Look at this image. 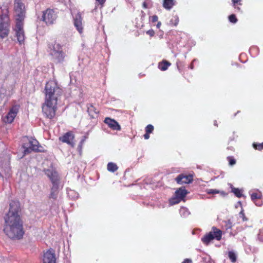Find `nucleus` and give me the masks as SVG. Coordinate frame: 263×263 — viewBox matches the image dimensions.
Here are the masks:
<instances>
[{"instance_id": "nucleus-1", "label": "nucleus", "mask_w": 263, "mask_h": 263, "mask_svg": "<svg viewBox=\"0 0 263 263\" xmlns=\"http://www.w3.org/2000/svg\"><path fill=\"white\" fill-rule=\"evenodd\" d=\"M4 231L5 234L12 239L22 238L24 231L23 221L18 214L17 205L15 203L10 204V209L5 217Z\"/></svg>"}, {"instance_id": "nucleus-2", "label": "nucleus", "mask_w": 263, "mask_h": 263, "mask_svg": "<svg viewBox=\"0 0 263 263\" xmlns=\"http://www.w3.org/2000/svg\"><path fill=\"white\" fill-rule=\"evenodd\" d=\"M45 91V99L42 111L47 118L52 119L55 115L58 98L61 96L62 90L54 81H50L46 83Z\"/></svg>"}, {"instance_id": "nucleus-3", "label": "nucleus", "mask_w": 263, "mask_h": 263, "mask_svg": "<svg viewBox=\"0 0 263 263\" xmlns=\"http://www.w3.org/2000/svg\"><path fill=\"white\" fill-rule=\"evenodd\" d=\"M44 172L52 183L49 198L56 199L59 194L60 177L58 173L52 167L44 170Z\"/></svg>"}, {"instance_id": "nucleus-4", "label": "nucleus", "mask_w": 263, "mask_h": 263, "mask_svg": "<svg viewBox=\"0 0 263 263\" xmlns=\"http://www.w3.org/2000/svg\"><path fill=\"white\" fill-rule=\"evenodd\" d=\"M48 52L51 60L55 63H61L66 56L60 44L54 42L48 46Z\"/></svg>"}, {"instance_id": "nucleus-5", "label": "nucleus", "mask_w": 263, "mask_h": 263, "mask_svg": "<svg viewBox=\"0 0 263 263\" xmlns=\"http://www.w3.org/2000/svg\"><path fill=\"white\" fill-rule=\"evenodd\" d=\"M23 147L24 155L30 153L31 151H40L39 148V142L32 138L25 137L23 138Z\"/></svg>"}, {"instance_id": "nucleus-6", "label": "nucleus", "mask_w": 263, "mask_h": 263, "mask_svg": "<svg viewBox=\"0 0 263 263\" xmlns=\"http://www.w3.org/2000/svg\"><path fill=\"white\" fill-rule=\"evenodd\" d=\"M10 19L6 14L0 15V37L4 39L9 34L10 31Z\"/></svg>"}, {"instance_id": "nucleus-7", "label": "nucleus", "mask_w": 263, "mask_h": 263, "mask_svg": "<svg viewBox=\"0 0 263 263\" xmlns=\"http://www.w3.org/2000/svg\"><path fill=\"white\" fill-rule=\"evenodd\" d=\"M58 17L55 10L48 8L43 11L42 20L47 25L53 24Z\"/></svg>"}, {"instance_id": "nucleus-8", "label": "nucleus", "mask_w": 263, "mask_h": 263, "mask_svg": "<svg viewBox=\"0 0 263 263\" xmlns=\"http://www.w3.org/2000/svg\"><path fill=\"white\" fill-rule=\"evenodd\" d=\"M23 21H16V24L14 31L17 41L20 44H23L25 39L24 30L23 29Z\"/></svg>"}, {"instance_id": "nucleus-9", "label": "nucleus", "mask_w": 263, "mask_h": 263, "mask_svg": "<svg viewBox=\"0 0 263 263\" xmlns=\"http://www.w3.org/2000/svg\"><path fill=\"white\" fill-rule=\"evenodd\" d=\"M16 21H23L25 17V6L22 0H14Z\"/></svg>"}, {"instance_id": "nucleus-10", "label": "nucleus", "mask_w": 263, "mask_h": 263, "mask_svg": "<svg viewBox=\"0 0 263 263\" xmlns=\"http://www.w3.org/2000/svg\"><path fill=\"white\" fill-rule=\"evenodd\" d=\"M20 106L15 105L12 107L7 115L3 118L5 123H11L18 113Z\"/></svg>"}, {"instance_id": "nucleus-11", "label": "nucleus", "mask_w": 263, "mask_h": 263, "mask_svg": "<svg viewBox=\"0 0 263 263\" xmlns=\"http://www.w3.org/2000/svg\"><path fill=\"white\" fill-rule=\"evenodd\" d=\"M188 192L184 187H180L175 192L176 198L173 199L171 202L172 204L178 203L187 194Z\"/></svg>"}, {"instance_id": "nucleus-12", "label": "nucleus", "mask_w": 263, "mask_h": 263, "mask_svg": "<svg viewBox=\"0 0 263 263\" xmlns=\"http://www.w3.org/2000/svg\"><path fill=\"white\" fill-rule=\"evenodd\" d=\"M74 135L71 132L65 133L63 136L59 137V140L63 143H66L72 147H73L75 143L74 142Z\"/></svg>"}, {"instance_id": "nucleus-13", "label": "nucleus", "mask_w": 263, "mask_h": 263, "mask_svg": "<svg viewBox=\"0 0 263 263\" xmlns=\"http://www.w3.org/2000/svg\"><path fill=\"white\" fill-rule=\"evenodd\" d=\"M74 25L80 33H82L83 30V17L80 12L77 13L73 16Z\"/></svg>"}, {"instance_id": "nucleus-14", "label": "nucleus", "mask_w": 263, "mask_h": 263, "mask_svg": "<svg viewBox=\"0 0 263 263\" xmlns=\"http://www.w3.org/2000/svg\"><path fill=\"white\" fill-rule=\"evenodd\" d=\"M55 256L54 251L52 249L46 251L43 257V263H55Z\"/></svg>"}, {"instance_id": "nucleus-15", "label": "nucleus", "mask_w": 263, "mask_h": 263, "mask_svg": "<svg viewBox=\"0 0 263 263\" xmlns=\"http://www.w3.org/2000/svg\"><path fill=\"white\" fill-rule=\"evenodd\" d=\"M175 180L177 183L180 184L190 183L193 181V176L192 175L180 174L176 178Z\"/></svg>"}, {"instance_id": "nucleus-16", "label": "nucleus", "mask_w": 263, "mask_h": 263, "mask_svg": "<svg viewBox=\"0 0 263 263\" xmlns=\"http://www.w3.org/2000/svg\"><path fill=\"white\" fill-rule=\"evenodd\" d=\"M104 123L113 130H120L121 126L119 123L115 120L110 118H106L104 120Z\"/></svg>"}, {"instance_id": "nucleus-17", "label": "nucleus", "mask_w": 263, "mask_h": 263, "mask_svg": "<svg viewBox=\"0 0 263 263\" xmlns=\"http://www.w3.org/2000/svg\"><path fill=\"white\" fill-rule=\"evenodd\" d=\"M214 234L213 232H210L209 233L205 235L202 238L201 241L204 244L208 245L211 240L214 239Z\"/></svg>"}, {"instance_id": "nucleus-18", "label": "nucleus", "mask_w": 263, "mask_h": 263, "mask_svg": "<svg viewBox=\"0 0 263 263\" xmlns=\"http://www.w3.org/2000/svg\"><path fill=\"white\" fill-rule=\"evenodd\" d=\"M211 232H213L215 239L217 240H220L221 238L222 231L216 227H212Z\"/></svg>"}, {"instance_id": "nucleus-19", "label": "nucleus", "mask_w": 263, "mask_h": 263, "mask_svg": "<svg viewBox=\"0 0 263 263\" xmlns=\"http://www.w3.org/2000/svg\"><path fill=\"white\" fill-rule=\"evenodd\" d=\"M175 5L174 0H164L163 6L164 8L167 10H170L173 6Z\"/></svg>"}, {"instance_id": "nucleus-20", "label": "nucleus", "mask_w": 263, "mask_h": 263, "mask_svg": "<svg viewBox=\"0 0 263 263\" xmlns=\"http://www.w3.org/2000/svg\"><path fill=\"white\" fill-rule=\"evenodd\" d=\"M261 194L260 192H255L251 194V199L254 202L256 205L260 206L261 204L258 203L255 200L259 199L261 198Z\"/></svg>"}, {"instance_id": "nucleus-21", "label": "nucleus", "mask_w": 263, "mask_h": 263, "mask_svg": "<svg viewBox=\"0 0 263 263\" xmlns=\"http://www.w3.org/2000/svg\"><path fill=\"white\" fill-rule=\"evenodd\" d=\"M171 65V63L166 61H163L161 63H159L158 67L159 68L162 70L165 71L166 70L168 67Z\"/></svg>"}, {"instance_id": "nucleus-22", "label": "nucleus", "mask_w": 263, "mask_h": 263, "mask_svg": "<svg viewBox=\"0 0 263 263\" xmlns=\"http://www.w3.org/2000/svg\"><path fill=\"white\" fill-rule=\"evenodd\" d=\"M179 213H180V215L182 217H187V216H189L190 214V212L189 211V210L185 207L181 208L180 209V211H179Z\"/></svg>"}, {"instance_id": "nucleus-23", "label": "nucleus", "mask_w": 263, "mask_h": 263, "mask_svg": "<svg viewBox=\"0 0 263 263\" xmlns=\"http://www.w3.org/2000/svg\"><path fill=\"white\" fill-rule=\"evenodd\" d=\"M118 168L117 165L114 163L109 162L107 164V170L109 172H115Z\"/></svg>"}, {"instance_id": "nucleus-24", "label": "nucleus", "mask_w": 263, "mask_h": 263, "mask_svg": "<svg viewBox=\"0 0 263 263\" xmlns=\"http://www.w3.org/2000/svg\"><path fill=\"white\" fill-rule=\"evenodd\" d=\"M228 256L232 262H236L237 260V256L234 252L229 251L228 253Z\"/></svg>"}, {"instance_id": "nucleus-25", "label": "nucleus", "mask_w": 263, "mask_h": 263, "mask_svg": "<svg viewBox=\"0 0 263 263\" xmlns=\"http://www.w3.org/2000/svg\"><path fill=\"white\" fill-rule=\"evenodd\" d=\"M87 109L89 114H91L94 112L97 114L99 112L92 104H90L89 106H88Z\"/></svg>"}, {"instance_id": "nucleus-26", "label": "nucleus", "mask_w": 263, "mask_h": 263, "mask_svg": "<svg viewBox=\"0 0 263 263\" xmlns=\"http://www.w3.org/2000/svg\"><path fill=\"white\" fill-rule=\"evenodd\" d=\"M233 192L235 194V195L239 198L241 197L242 195L241 191L239 189L235 188L233 189Z\"/></svg>"}, {"instance_id": "nucleus-27", "label": "nucleus", "mask_w": 263, "mask_h": 263, "mask_svg": "<svg viewBox=\"0 0 263 263\" xmlns=\"http://www.w3.org/2000/svg\"><path fill=\"white\" fill-rule=\"evenodd\" d=\"M229 19L230 22L233 23H236L237 21V19L234 14H231L229 16Z\"/></svg>"}, {"instance_id": "nucleus-28", "label": "nucleus", "mask_w": 263, "mask_h": 263, "mask_svg": "<svg viewBox=\"0 0 263 263\" xmlns=\"http://www.w3.org/2000/svg\"><path fill=\"white\" fill-rule=\"evenodd\" d=\"M154 130V127L152 125L149 124L145 128V131L148 133H152Z\"/></svg>"}, {"instance_id": "nucleus-29", "label": "nucleus", "mask_w": 263, "mask_h": 263, "mask_svg": "<svg viewBox=\"0 0 263 263\" xmlns=\"http://www.w3.org/2000/svg\"><path fill=\"white\" fill-rule=\"evenodd\" d=\"M206 192L209 194H214L219 193V191L215 189H208L206 190Z\"/></svg>"}, {"instance_id": "nucleus-30", "label": "nucleus", "mask_w": 263, "mask_h": 263, "mask_svg": "<svg viewBox=\"0 0 263 263\" xmlns=\"http://www.w3.org/2000/svg\"><path fill=\"white\" fill-rule=\"evenodd\" d=\"M253 147H254V148L258 149V150H261V149H263V147L262 146V145L261 143H260V144L254 143Z\"/></svg>"}, {"instance_id": "nucleus-31", "label": "nucleus", "mask_w": 263, "mask_h": 263, "mask_svg": "<svg viewBox=\"0 0 263 263\" xmlns=\"http://www.w3.org/2000/svg\"><path fill=\"white\" fill-rule=\"evenodd\" d=\"M229 160V164L231 165H233L236 163V161L234 159H232L230 157L228 158Z\"/></svg>"}, {"instance_id": "nucleus-32", "label": "nucleus", "mask_w": 263, "mask_h": 263, "mask_svg": "<svg viewBox=\"0 0 263 263\" xmlns=\"http://www.w3.org/2000/svg\"><path fill=\"white\" fill-rule=\"evenodd\" d=\"M158 17L157 15H154L151 17V21L153 23H155L158 21Z\"/></svg>"}, {"instance_id": "nucleus-33", "label": "nucleus", "mask_w": 263, "mask_h": 263, "mask_svg": "<svg viewBox=\"0 0 263 263\" xmlns=\"http://www.w3.org/2000/svg\"><path fill=\"white\" fill-rule=\"evenodd\" d=\"M146 33L151 36H153L155 34V32L153 29H151L146 31Z\"/></svg>"}, {"instance_id": "nucleus-34", "label": "nucleus", "mask_w": 263, "mask_h": 263, "mask_svg": "<svg viewBox=\"0 0 263 263\" xmlns=\"http://www.w3.org/2000/svg\"><path fill=\"white\" fill-rule=\"evenodd\" d=\"M226 227L227 229H231L232 228V223L230 220L226 222Z\"/></svg>"}, {"instance_id": "nucleus-35", "label": "nucleus", "mask_w": 263, "mask_h": 263, "mask_svg": "<svg viewBox=\"0 0 263 263\" xmlns=\"http://www.w3.org/2000/svg\"><path fill=\"white\" fill-rule=\"evenodd\" d=\"M239 216L240 217L242 218L243 221L247 220V219L246 218L245 216V214L243 211H241L239 213Z\"/></svg>"}, {"instance_id": "nucleus-36", "label": "nucleus", "mask_w": 263, "mask_h": 263, "mask_svg": "<svg viewBox=\"0 0 263 263\" xmlns=\"http://www.w3.org/2000/svg\"><path fill=\"white\" fill-rule=\"evenodd\" d=\"M192 261L191 259H185L182 263H192Z\"/></svg>"}, {"instance_id": "nucleus-37", "label": "nucleus", "mask_w": 263, "mask_h": 263, "mask_svg": "<svg viewBox=\"0 0 263 263\" xmlns=\"http://www.w3.org/2000/svg\"><path fill=\"white\" fill-rule=\"evenodd\" d=\"M149 133H146L144 135V138L145 139H148L149 138Z\"/></svg>"}, {"instance_id": "nucleus-38", "label": "nucleus", "mask_w": 263, "mask_h": 263, "mask_svg": "<svg viewBox=\"0 0 263 263\" xmlns=\"http://www.w3.org/2000/svg\"><path fill=\"white\" fill-rule=\"evenodd\" d=\"M143 7L144 8H148V5H147V3L146 2H143Z\"/></svg>"}, {"instance_id": "nucleus-39", "label": "nucleus", "mask_w": 263, "mask_h": 263, "mask_svg": "<svg viewBox=\"0 0 263 263\" xmlns=\"http://www.w3.org/2000/svg\"><path fill=\"white\" fill-rule=\"evenodd\" d=\"M240 1H241V0H232L234 5H235L236 4L240 2Z\"/></svg>"}, {"instance_id": "nucleus-40", "label": "nucleus", "mask_w": 263, "mask_h": 263, "mask_svg": "<svg viewBox=\"0 0 263 263\" xmlns=\"http://www.w3.org/2000/svg\"><path fill=\"white\" fill-rule=\"evenodd\" d=\"M99 4H103L105 0H96Z\"/></svg>"}, {"instance_id": "nucleus-41", "label": "nucleus", "mask_w": 263, "mask_h": 263, "mask_svg": "<svg viewBox=\"0 0 263 263\" xmlns=\"http://www.w3.org/2000/svg\"><path fill=\"white\" fill-rule=\"evenodd\" d=\"M161 25V23L160 22H158L157 24V26H156L157 28H159L160 27Z\"/></svg>"}, {"instance_id": "nucleus-42", "label": "nucleus", "mask_w": 263, "mask_h": 263, "mask_svg": "<svg viewBox=\"0 0 263 263\" xmlns=\"http://www.w3.org/2000/svg\"><path fill=\"white\" fill-rule=\"evenodd\" d=\"M86 137H84V138L81 140V142H80V144H81V146H82V145L83 144V142H84L85 139H86Z\"/></svg>"}, {"instance_id": "nucleus-43", "label": "nucleus", "mask_w": 263, "mask_h": 263, "mask_svg": "<svg viewBox=\"0 0 263 263\" xmlns=\"http://www.w3.org/2000/svg\"><path fill=\"white\" fill-rule=\"evenodd\" d=\"M190 68H191V69H193V64H191V66H190Z\"/></svg>"}, {"instance_id": "nucleus-44", "label": "nucleus", "mask_w": 263, "mask_h": 263, "mask_svg": "<svg viewBox=\"0 0 263 263\" xmlns=\"http://www.w3.org/2000/svg\"><path fill=\"white\" fill-rule=\"evenodd\" d=\"M214 125L216 126H217L216 121H215Z\"/></svg>"}, {"instance_id": "nucleus-45", "label": "nucleus", "mask_w": 263, "mask_h": 263, "mask_svg": "<svg viewBox=\"0 0 263 263\" xmlns=\"http://www.w3.org/2000/svg\"><path fill=\"white\" fill-rule=\"evenodd\" d=\"M237 9L239 10H240V8L239 7H237Z\"/></svg>"}]
</instances>
